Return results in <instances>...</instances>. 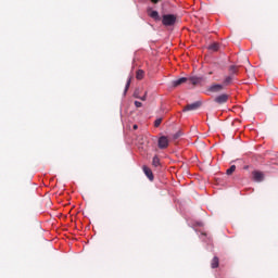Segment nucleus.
I'll use <instances>...</instances> for the list:
<instances>
[{
  "mask_svg": "<svg viewBox=\"0 0 278 278\" xmlns=\"http://www.w3.org/2000/svg\"><path fill=\"white\" fill-rule=\"evenodd\" d=\"M177 23V16L174 14H165L162 18V24L165 27H173Z\"/></svg>",
  "mask_w": 278,
  "mask_h": 278,
  "instance_id": "nucleus-1",
  "label": "nucleus"
},
{
  "mask_svg": "<svg viewBox=\"0 0 278 278\" xmlns=\"http://www.w3.org/2000/svg\"><path fill=\"white\" fill-rule=\"evenodd\" d=\"M170 144V140L166 136H161L157 140V147L159 149H168V146Z\"/></svg>",
  "mask_w": 278,
  "mask_h": 278,
  "instance_id": "nucleus-2",
  "label": "nucleus"
},
{
  "mask_svg": "<svg viewBox=\"0 0 278 278\" xmlns=\"http://www.w3.org/2000/svg\"><path fill=\"white\" fill-rule=\"evenodd\" d=\"M199 108H201V102L197 101L191 104H187L184 108V112H192V110H199Z\"/></svg>",
  "mask_w": 278,
  "mask_h": 278,
  "instance_id": "nucleus-3",
  "label": "nucleus"
},
{
  "mask_svg": "<svg viewBox=\"0 0 278 278\" xmlns=\"http://www.w3.org/2000/svg\"><path fill=\"white\" fill-rule=\"evenodd\" d=\"M227 101H229V96L227 93H223L215 98V103H218L219 105H223V103H227Z\"/></svg>",
  "mask_w": 278,
  "mask_h": 278,
  "instance_id": "nucleus-4",
  "label": "nucleus"
},
{
  "mask_svg": "<svg viewBox=\"0 0 278 278\" xmlns=\"http://www.w3.org/2000/svg\"><path fill=\"white\" fill-rule=\"evenodd\" d=\"M142 169H143V173H144L146 177H148V179H149L150 181H153L154 176H153V172L151 170V168H149L147 165H144V166L142 167Z\"/></svg>",
  "mask_w": 278,
  "mask_h": 278,
  "instance_id": "nucleus-5",
  "label": "nucleus"
},
{
  "mask_svg": "<svg viewBox=\"0 0 278 278\" xmlns=\"http://www.w3.org/2000/svg\"><path fill=\"white\" fill-rule=\"evenodd\" d=\"M252 177L254 181H264V174L262 172L254 170Z\"/></svg>",
  "mask_w": 278,
  "mask_h": 278,
  "instance_id": "nucleus-6",
  "label": "nucleus"
},
{
  "mask_svg": "<svg viewBox=\"0 0 278 278\" xmlns=\"http://www.w3.org/2000/svg\"><path fill=\"white\" fill-rule=\"evenodd\" d=\"M186 81H188V78L181 77L176 80H173L172 86H173V88H177L178 86H181V84H186Z\"/></svg>",
  "mask_w": 278,
  "mask_h": 278,
  "instance_id": "nucleus-7",
  "label": "nucleus"
},
{
  "mask_svg": "<svg viewBox=\"0 0 278 278\" xmlns=\"http://www.w3.org/2000/svg\"><path fill=\"white\" fill-rule=\"evenodd\" d=\"M148 14L154 21H160V13L157 11H153V10L149 9Z\"/></svg>",
  "mask_w": 278,
  "mask_h": 278,
  "instance_id": "nucleus-8",
  "label": "nucleus"
},
{
  "mask_svg": "<svg viewBox=\"0 0 278 278\" xmlns=\"http://www.w3.org/2000/svg\"><path fill=\"white\" fill-rule=\"evenodd\" d=\"M208 90H210V92H220V90H223V85H220V84L212 85L208 88Z\"/></svg>",
  "mask_w": 278,
  "mask_h": 278,
  "instance_id": "nucleus-9",
  "label": "nucleus"
},
{
  "mask_svg": "<svg viewBox=\"0 0 278 278\" xmlns=\"http://www.w3.org/2000/svg\"><path fill=\"white\" fill-rule=\"evenodd\" d=\"M152 166H154L155 168L162 166V163L160 162V156L154 155L152 159Z\"/></svg>",
  "mask_w": 278,
  "mask_h": 278,
  "instance_id": "nucleus-10",
  "label": "nucleus"
},
{
  "mask_svg": "<svg viewBox=\"0 0 278 278\" xmlns=\"http://www.w3.org/2000/svg\"><path fill=\"white\" fill-rule=\"evenodd\" d=\"M233 81V75L227 76L224 79V86H229Z\"/></svg>",
  "mask_w": 278,
  "mask_h": 278,
  "instance_id": "nucleus-11",
  "label": "nucleus"
},
{
  "mask_svg": "<svg viewBox=\"0 0 278 278\" xmlns=\"http://www.w3.org/2000/svg\"><path fill=\"white\" fill-rule=\"evenodd\" d=\"M136 78L139 80L144 79V71L142 70L137 71Z\"/></svg>",
  "mask_w": 278,
  "mask_h": 278,
  "instance_id": "nucleus-12",
  "label": "nucleus"
},
{
  "mask_svg": "<svg viewBox=\"0 0 278 278\" xmlns=\"http://www.w3.org/2000/svg\"><path fill=\"white\" fill-rule=\"evenodd\" d=\"M212 268H218V257L214 256L211 263Z\"/></svg>",
  "mask_w": 278,
  "mask_h": 278,
  "instance_id": "nucleus-13",
  "label": "nucleus"
},
{
  "mask_svg": "<svg viewBox=\"0 0 278 278\" xmlns=\"http://www.w3.org/2000/svg\"><path fill=\"white\" fill-rule=\"evenodd\" d=\"M208 49H210L211 51H218L219 46H218L217 42H214V43H212V45L208 47Z\"/></svg>",
  "mask_w": 278,
  "mask_h": 278,
  "instance_id": "nucleus-14",
  "label": "nucleus"
},
{
  "mask_svg": "<svg viewBox=\"0 0 278 278\" xmlns=\"http://www.w3.org/2000/svg\"><path fill=\"white\" fill-rule=\"evenodd\" d=\"M226 173L227 175H233L236 173V165H231Z\"/></svg>",
  "mask_w": 278,
  "mask_h": 278,
  "instance_id": "nucleus-15",
  "label": "nucleus"
},
{
  "mask_svg": "<svg viewBox=\"0 0 278 278\" xmlns=\"http://www.w3.org/2000/svg\"><path fill=\"white\" fill-rule=\"evenodd\" d=\"M129 86H131V78H128L127 83H126V87H125V91L124 94L127 93V90H129Z\"/></svg>",
  "mask_w": 278,
  "mask_h": 278,
  "instance_id": "nucleus-16",
  "label": "nucleus"
},
{
  "mask_svg": "<svg viewBox=\"0 0 278 278\" xmlns=\"http://www.w3.org/2000/svg\"><path fill=\"white\" fill-rule=\"evenodd\" d=\"M229 71L230 73H232V75H236L238 73V67H236L235 65H231Z\"/></svg>",
  "mask_w": 278,
  "mask_h": 278,
  "instance_id": "nucleus-17",
  "label": "nucleus"
},
{
  "mask_svg": "<svg viewBox=\"0 0 278 278\" xmlns=\"http://www.w3.org/2000/svg\"><path fill=\"white\" fill-rule=\"evenodd\" d=\"M190 81H191V84L193 85V86H197V84H199V78H197V77H191L190 78Z\"/></svg>",
  "mask_w": 278,
  "mask_h": 278,
  "instance_id": "nucleus-18",
  "label": "nucleus"
},
{
  "mask_svg": "<svg viewBox=\"0 0 278 278\" xmlns=\"http://www.w3.org/2000/svg\"><path fill=\"white\" fill-rule=\"evenodd\" d=\"M162 125V118H157L154 122V127H160Z\"/></svg>",
  "mask_w": 278,
  "mask_h": 278,
  "instance_id": "nucleus-19",
  "label": "nucleus"
},
{
  "mask_svg": "<svg viewBox=\"0 0 278 278\" xmlns=\"http://www.w3.org/2000/svg\"><path fill=\"white\" fill-rule=\"evenodd\" d=\"M200 238H201V240L205 241V238H207V233L202 232Z\"/></svg>",
  "mask_w": 278,
  "mask_h": 278,
  "instance_id": "nucleus-20",
  "label": "nucleus"
},
{
  "mask_svg": "<svg viewBox=\"0 0 278 278\" xmlns=\"http://www.w3.org/2000/svg\"><path fill=\"white\" fill-rule=\"evenodd\" d=\"M142 105V102H140V101H135V106L136 108H140Z\"/></svg>",
  "mask_w": 278,
  "mask_h": 278,
  "instance_id": "nucleus-21",
  "label": "nucleus"
},
{
  "mask_svg": "<svg viewBox=\"0 0 278 278\" xmlns=\"http://www.w3.org/2000/svg\"><path fill=\"white\" fill-rule=\"evenodd\" d=\"M195 226H197V227H203V223L197 222V223H195Z\"/></svg>",
  "mask_w": 278,
  "mask_h": 278,
  "instance_id": "nucleus-22",
  "label": "nucleus"
},
{
  "mask_svg": "<svg viewBox=\"0 0 278 278\" xmlns=\"http://www.w3.org/2000/svg\"><path fill=\"white\" fill-rule=\"evenodd\" d=\"M141 101H147V94H144L143 97L139 98Z\"/></svg>",
  "mask_w": 278,
  "mask_h": 278,
  "instance_id": "nucleus-23",
  "label": "nucleus"
},
{
  "mask_svg": "<svg viewBox=\"0 0 278 278\" xmlns=\"http://www.w3.org/2000/svg\"><path fill=\"white\" fill-rule=\"evenodd\" d=\"M152 3H159L160 0H151Z\"/></svg>",
  "mask_w": 278,
  "mask_h": 278,
  "instance_id": "nucleus-24",
  "label": "nucleus"
},
{
  "mask_svg": "<svg viewBox=\"0 0 278 278\" xmlns=\"http://www.w3.org/2000/svg\"><path fill=\"white\" fill-rule=\"evenodd\" d=\"M132 129H135V130L138 129V125L135 124V125L132 126Z\"/></svg>",
  "mask_w": 278,
  "mask_h": 278,
  "instance_id": "nucleus-25",
  "label": "nucleus"
}]
</instances>
